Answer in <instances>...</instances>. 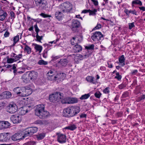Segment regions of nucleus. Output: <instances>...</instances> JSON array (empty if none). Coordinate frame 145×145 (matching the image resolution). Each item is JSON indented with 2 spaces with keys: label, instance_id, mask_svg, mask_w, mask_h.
<instances>
[{
  "label": "nucleus",
  "instance_id": "nucleus-1",
  "mask_svg": "<svg viewBox=\"0 0 145 145\" xmlns=\"http://www.w3.org/2000/svg\"><path fill=\"white\" fill-rule=\"evenodd\" d=\"M35 114L39 118L43 119L49 116L48 112L44 110V106L43 105H39L35 107Z\"/></svg>",
  "mask_w": 145,
  "mask_h": 145
},
{
  "label": "nucleus",
  "instance_id": "nucleus-2",
  "mask_svg": "<svg viewBox=\"0 0 145 145\" xmlns=\"http://www.w3.org/2000/svg\"><path fill=\"white\" fill-rule=\"evenodd\" d=\"M80 111L79 106H72L65 109L63 112V115L65 117H72L78 114Z\"/></svg>",
  "mask_w": 145,
  "mask_h": 145
},
{
  "label": "nucleus",
  "instance_id": "nucleus-3",
  "mask_svg": "<svg viewBox=\"0 0 145 145\" xmlns=\"http://www.w3.org/2000/svg\"><path fill=\"white\" fill-rule=\"evenodd\" d=\"M60 9L63 12H69L72 9V5L69 2H65L61 4L59 7Z\"/></svg>",
  "mask_w": 145,
  "mask_h": 145
},
{
  "label": "nucleus",
  "instance_id": "nucleus-4",
  "mask_svg": "<svg viewBox=\"0 0 145 145\" xmlns=\"http://www.w3.org/2000/svg\"><path fill=\"white\" fill-rule=\"evenodd\" d=\"M63 93L57 92L52 94L49 96V100L52 102H54L56 101L57 102L59 101L63 97Z\"/></svg>",
  "mask_w": 145,
  "mask_h": 145
},
{
  "label": "nucleus",
  "instance_id": "nucleus-5",
  "mask_svg": "<svg viewBox=\"0 0 145 145\" xmlns=\"http://www.w3.org/2000/svg\"><path fill=\"white\" fill-rule=\"evenodd\" d=\"M38 130V128L37 127H32L28 128L24 131V135L23 137H25L31 135L37 132Z\"/></svg>",
  "mask_w": 145,
  "mask_h": 145
},
{
  "label": "nucleus",
  "instance_id": "nucleus-6",
  "mask_svg": "<svg viewBox=\"0 0 145 145\" xmlns=\"http://www.w3.org/2000/svg\"><path fill=\"white\" fill-rule=\"evenodd\" d=\"M7 111L11 114L16 112L18 110V107L16 104L13 102H11L6 107Z\"/></svg>",
  "mask_w": 145,
  "mask_h": 145
},
{
  "label": "nucleus",
  "instance_id": "nucleus-7",
  "mask_svg": "<svg viewBox=\"0 0 145 145\" xmlns=\"http://www.w3.org/2000/svg\"><path fill=\"white\" fill-rule=\"evenodd\" d=\"M20 91H21L20 96L21 97L27 96L32 93V89L28 87H21V89Z\"/></svg>",
  "mask_w": 145,
  "mask_h": 145
},
{
  "label": "nucleus",
  "instance_id": "nucleus-8",
  "mask_svg": "<svg viewBox=\"0 0 145 145\" xmlns=\"http://www.w3.org/2000/svg\"><path fill=\"white\" fill-rule=\"evenodd\" d=\"M91 38L95 43H97L99 40L103 39V35L100 32L96 31L93 33Z\"/></svg>",
  "mask_w": 145,
  "mask_h": 145
},
{
  "label": "nucleus",
  "instance_id": "nucleus-9",
  "mask_svg": "<svg viewBox=\"0 0 145 145\" xmlns=\"http://www.w3.org/2000/svg\"><path fill=\"white\" fill-rule=\"evenodd\" d=\"M36 6L40 9L46 8L47 2L46 0H34Z\"/></svg>",
  "mask_w": 145,
  "mask_h": 145
},
{
  "label": "nucleus",
  "instance_id": "nucleus-10",
  "mask_svg": "<svg viewBox=\"0 0 145 145\" xmlns=\"http://www.w3.org/2000/svg\"><path fill=\"white\" fill-rule=\"evenodd\" d=\"M66 74L63 73H60L57 74L56 76H54L51 78L52 80L57 81V82L61 81L63 80L66 77Z\"/></svg>",
  "mask_w": 145,
  "mask_h": 145
},
{
  "label": "nucleus",
  "instance_id": "nucleus-11",
  "mask_svg": "<svg viewBox=\"0 0 145 145\" xmlns=\"http://www.w3.org/2000/svg\"><path fill=\"white\" fill-rule=\"evenodd\" d=\"M80 23L77 20H73L71 25V29L73 31H76L80 25Z\"/></svg>",
  "mask_w": 145,
  "mask_h": 145
},
{
  "label": "nucleus",
  "instance_id": "nucleus-12",
  "mask_svg": "<svg viewBox=\"0 0 145 145\" xmlns=\"http://www.w3.org/2000/svg\"><path fill=\"white\" fill-rule=\"evenodd\" d=\"M57 140L60 143H65L66 142V136L63 134L58 133L57 134Z\"/></svg>",
  "mask_w": 145,
  "mask_h": 145
},
{
  "label": "nucleus",
  "instance_id": "nucleus-13",
  "mask_svg": "<svg viewBox=\"0 0 145 145\" xmlns=\"http://www.w3.org/2000/svg\"><path fill=\"white\" fill-rule=\"evenodd\" d=\"M10 120L14 123H19L21 121V117L20 116L13 115L11 117Z\"/></svg>",
  "mask_w": 145,
  "mask_h": 145
},
{
  "label": "nucleus",
  "instance_id": "nucleus-14",
  "mask_svg": "<svg viewBox=\"0 0 145 145\" xmlns=\"http://www.w3.org/2000/svg\"><path fill=\"white\" fill-rule=\"evenodd\" d=\"M9 133H8L0 134V141H5L8 140L10 139Z\"/></svg>",
  "mask_w": 145,
  "mask_h": 145
},
{
  "label": "nucleus",
  "instance_id": "nucleus-15",
  "mask_svg": "<svg viewBox=\"0 0 145 145\" xmlns=\"http://www.w3.org/2000/svg\"><path fill=\"white\" fill-rule=\"evenodd\" d=\"M12 96L11 93L8 91H5L0 94V99H4L10 98Z\"/></svg>",
  "mask_w": 145,
  "mask_h": 145
},
{
  "label": "nucleus",
  "instance_id": "nucleus-16",
  "mask_svg": "<svg viewBox=\"0 0 145 145\" xmlns=\"http://www.w3.org/2000/svg\"><path fill=\"white\" fill-rule=\"evenodd\" d=\"M63 13L64 12H63L61 9H59V7L58 10L55 13V16L56 18L59 20H62L63 16Z\"/></svg>",
  "mask_w": 145,
  "mask_h": 145
},
{
  "label": "nucleus",
  "instance_id": "nucleus-17",
  "mask_svg": "<svg viewBox=\"0 0 145 145\" xmlns=\"http://www.w3.org/2000/svg\"><path fill=\"white\" fill-rule=\"evenodd\" d=\"M125 59L124 55H122L120 56L118 58V62H117L118 64L122 67L125 65Z\"/></svg>",
  "mask_w": 145,
  "mask_h": 145
},
{
  "label": "nucleus",
  "instance_id": "nucleus-18",
  "mask_svg": "<svg viewBox=\"0 0 145 145\" xmlns=\"http://www.w3.org/2000/svg\"><path fill=\"white\" fill-rule=\"evenodd\" d=\"M30 80H35L37 77V73L35 71H32L28 74Z\"/></svg>",
  "mask_w": 145,
  "mask_h": 145
},
{
  "label": "nucleus",
  "instance_id": "nucleus-19",
  "mask_svg": "<svg viewBox=\"0 0 145 145\" xmlns=\"http://www.w3.org/2000/svg\"><path fill=\"white\" fill-rule=\"evenodd\" d=\"M23 136L21 133H16L12 136V139L13 141H17L22 139V137H24Z\"/></svg>",
  "mask_w": 145,
  "mask_h": 145
},
{
  "label": "nucleus",
  "instance_id": "nucleus-20",
  "mask_svg": "<svg viewBox=\"0 0 145 145\" xmlns=\"http://www.w3.org/2000/svg\"><path fill=\"white\" fill-rule=\"evenodd\" d=\"M27 112V107L24 106L20 108L19 114L21 115H24Z\"/></svg>",
  "mask_w": 145,
  "mask_h": 145
},
{
  "label": "nucleus",
  "instance_id": "nucleus-21",
  "mask_svg": "<svg viewBox=\"0 0 145 145\" xmlns=\"http://www.w3.org/2000/svg\"><path fill=\"white\" fill-rule=\"evenodd\" d=\"M22 78L24 82L25 83L29 82L30 80L28 74H24L22 76Z\"/></svg>",
  "mask_w": 145,
  "mask_h": 145
},
{
  "label": "nucleus",
  "instance_id": "nucleus-22",
  "mask_svg": "<svg viewBox=\"0 0 145 145\" xmlns=\"http://www.w3.org/2000/svg\"><path fill=\"white\" fill-rule=\"evenodd\" d=\"M23 44L25 45L24 49V52L25 53H27V54H30L31 51V48L25 44Z\"/></svg>",
  "mask_w": 145,
  "mask_h": 145
},
{
  "label": "nucleus",
  "instance_id": "nucleus-23",
  "mask_svg": "<svg viewBox=\"0 0 145 145\" xmlns=\"http://www.w3.org/2000/svg\"><path fill=\"white\" fill-rule=\"evenodd\" d=\"M68 63L67 60L66 59H62L58 62V64L61 66H65Z\"/></svg>",
  "mask_w": 145,
  "mask_h": 145
},
{
  "label": "nucleus",
  "instance_id": "nucleus-24",
  "mask_svg": "<svg viewBox=\"0 0 145 145\" xmlns=\"http://www.w3.org/2000/svg\"><path fill=\"white\" fill-rule=\"evenodd\" d=\"M45 133H39L35 135V137L37 140H41L43 139L45 137Z\"/></svg>",
  "mask_w": 145,
  "mask_h": 145
},
{
  "label": "nucleus",
  "instance_id": "nucleus-25",
  "mask_svg": "<svg viewBox=\"0 0 145 145\" xmlns=\"http://www.w3.org/2000/svg\"><path fill=\"white\" fill-rule=\"evenodd\" d=\"M73 50L75 52H78L82 50V47L80 45H76L73 47Z\"/></svg>",
  "mask_w": 145,
  "mask_h": 145
},
{
  "label": "nucleus",
  "instance_id": "nucleus-26",
  "mask_svg": "<svg viewBox=\"0 0 145 145\" xmlns=\"http://www.w3.org/2000/svg\"><path fill=\"white\" fill-rule=\"evenodd\" d=\"M11 56L12 57H14V60L15 61L19 60L21 58L22 56V54H19L18 55H16V54L13 53L12 54Z\"/></svg>",
  "mask_w": 145,
  "mask_h": 145
},
{
  "label": "nucleus",
  "instance_id": "nucleus-27",
  "mask_svg": "<svg viewBox=\"0 0 145 145\" xmlns=\"http://www.w3.org/2000/svg\"><path fill=\"white\" fill-rule=\"evenodd\" d=\"M83 59V56L80 54L76 55L74 57V61L76 63H78L79 60H81Z\"/></svg>",
  "mask_w": 145,
  "mask_h": 145
},
{
  "label": "nucleus",
  "instance_id": "nucleus-28",
  "mask_svg": "<svg viewBox=\"0 0 145 145\" xmlns=\"http://www.w3.org/2000/svg\"><path fill=\"white\" fill-rule=\"evenodd\" d=\"M34 48L36 52H38L39 53L41 52L42 49V47L41 45L37 44H34Z\"/></svg>",
  "mask_w": 145,
  "mask_h": 145
},
{
  "label": "nucleus",
  "instance_id": "nucleus-29",
  "mask_svg": "<svg viewBox=\"0 0 145 145\" xmlns=\"http://www.w3.org/2000/svg\"><path fill=\"white\" fill-rule=\"evenodd\" d=\"M86 80L88 82L94 84L96 82L94 80V78L92 76H88L86 78Z\"/></svg>",
  "mask_w": 145,
  "mask_h": 145
},
{
  "label": "nucleus",
  "instance_id": "nucleus-30",
  "mask_svg": "<svg viewBox=\"0 0 145 145\" xmlns=\"http://www.w3.org/2000/svg\"><path fill=\"white\" fill-rule=\"evenodd\" d=\"M3 129L9 127L10 125V123L8 121H2Z\"/></svg>",
  "mask_w": 145,
  "mask_h": 145
},
{
  "label": "nucleus",
  "instance_id": "nucleus-31",
  "mask_svg": "<svg viewBox=\"0 0 145 145\" xmlns=\"http://www.w3.org/2000/svg\"><path fill=\"white\" fill-rule=\"evenodd\" d=\"M77 128L76 125L74 124H71L65 128V129H69L71 131L75 130Z\"/></svg>",
  "mask_w": 145,
  "mask_h": 145
},
{
  "label": "nucleus",
  "instance_id": "nucleus-32",
  "mask_svg": "<svg viewBox=\"0 0 145 145\" xmlns=\"http://www.w3.org/2000/svg\"><path fill=\"white\" fill-rule=\"evenodd\" d=\"M19 35H18V34L16 36L13 37V41L14 42L12 46H14L15 44L19 41Z\"/></svg>",
  "mask_w": 145,
  "mask_h": 145
},
{
  "label": "nucleus",
  "instance_id": "nucleus-33",
  "mask_svg": "<svg viewBox=\"0 0 145 145\" xmlns=\"http://www.w3.org/2000/svg\"><path fill=\"white\" fill-rule=\"evenodd\" d=\"M132 7H133L134 5H138L140 6L142 5V2L140 0H135L132 2Z\"/></svg>",
  "mask_w": 145,
  "mask_h": 145
},
{
  "label": "nucleus",
  "instance_id": "nucleus-34",
  "mask_svg": "<svg viewBox=\"0 0 145 145\" xmlns=\"http://www.w3.org/2000/svg\"><path fill=\"white\" fill-rule=\"evenodd\" d=\"M21 89V87H17L14 89V91L17 94L20 96L21 91L20 90Z\"/></svg>",
  "mask_w": 145,
  "mask_h": 145
},
{
  "label": "nucleus",
  "instance_id": "nucleus-35",
  "mask_svg": "<svg viewBox=\"0 0 145 145\" xmlns=\"http://www.w3.org/2000/svg\"><path fill=\"white\" fill-rule=\"evenodd\" d=\"M78 100L74 98L69 97V104H72L76 103Z\"/></svg>",
  "mask_w": 145,
  "mask_h": 145
},
{
  "label": "nucleus",
  "instance_id": "nucleus-36",
  "mask_svg": "<svg viewBox=\"0 0 145 145\" xmlns=\"http://www.w3.org/2000/svg\"><path fill=\"white\" fill-rule=\"evenodd\" d=\"M74 37L75 38L76 40L77 41V42H78V43H80L82 41V37L81 35Z\"/></svg>",
  "mask_w": 145,
  "mask_h": 145
},
{
  "label": "nucleus",
  "instance_id": "nucleus-37",
  "mask_svg": "<svg viewBox=\"0 0 145 145\" xmlns=\"http://www.w3.org/2000/svg\"><path fill=\"white\" fill-rule=\"evenodd\" d=\"M54 72L50 70L48 71V72L47 73V76L49 77H48V78L50 80H51V78H53L54 76L53 75L54 74Z\"/></svg>",
  "mask_w": 145,
  "mask_h": 145
},
{
  "label": "nucleus",
  "instance_id": "nucleus-38",
  "mask_svg": "<svg viewBox=\"0 0 145 145\" xmlns=\"http://www.w3.org/2000/svg\"><path fill=\"white\" fill-rule=\"evenodd\" d=\"M36 37V39H35V40L40 42L42 43L41 40L42 39L43 36H39L38 33L37 34V33Z\"/></svg>",
  "mask_w": 145,
  "mask_h": 145
},
{
  "label": "nucleus",
  "instance_id": "nucleus-39",
  "mask_svg": "<svg viewBox=\"0 0 145 145\" xmlns=\"http://www.w3.org/2000/svg\"><path fill=\"white\" fill-rule=\"evenodd\" d=\"M90 96V95L89 93L85 94L84 95H82L80 99L81 100H84L88 99Z\"/></svg>",
  "mask_w": 145,
  "mask_h": 145
},
{
  "label": "nucleus",
  "instance_id": "nucleus-40",
  "mask_svg": "<svg viewBox=\"0 0 145 145\" xmlns=\"http://www.w3.org/2000/svg\"><path fill=\"white\" fill-rule=\"evenodd\" d=\"M61 102L62 104H69V97L63 99L61 100Z\"/></svg>",
  "mask_w": 145,
  "mask_h": 145
},
{
  "label": "nucleus",
  "instance_id": "nucleus-41",
  "mask_svg": "<svg viewBox=\"0 0 145 145\" xmlns=\"http://www.w3.org/2000/svg\"><path fill=\"white\" fill-rule=\"evenodd\" d=\"M6 12H3L2 14H0V20L3 21L5 18L7 16Z\"/></svg>",
  "mask_w": 145,
  "mask_h": 145
},
{
  "label": "nucleus",
  "instance_id": "nucleus-42",
  "mask_svg": "<svg viewBox=\"0 0 145 145\" xmlns=\"http://www.w3.org/2000/svg\"><path fill=\"white\" fill-rule=\"evenodd\" d=\"M48 62L45 61L43 60H40L38 62V64L39 65H47L48 64Z\"/></svg>",
  "mask_w": 145,
  "mask_h": 145
},
{
  "label": "nucleus",
  "instance_id": "nucleus-43",
  "mask_svg": "<svg viewBox=\"0 0 145 145\" xmlns=\"http://www.w3.org/2000/svg\"><path fill=\"white\" fill-rule=\"evenodd\" d=\"M122 78V76L120 74L119 72H116V76L115 77V78L117 79L118 81H120Z\"/></svg>",
  "mask_w": 145,
  "mask_h": 145
},
{
  "label": "nucleus",
  "instance_id": "nucleus-44",
  "mask_svg": "<svg viewBox=\"0 0 145 145\" xmlns=\"http://www.w3.org/2000/svg\"><path fill=\"white\" fill-rule=\"evenodd\" d=\"M97 10L96 9H94L93 10H89V15H95L96 14V12Z\"/></svg>",
  "mask_w": 145,
  "mask_h": 145
},
{
  "label": "nucleus",
  "instance_id": "nucleus-45",
  "mask_svg": "<svg viewBox=\"0 0 145 145\" xmlns=\"http://www.w3.org/2000/svg\"><path fill=\"white\" fill-rule=\"evenodd\" d=\"M101 95V93L99 91H97L94 94L95 97L97 98H100Z\"/></svg>",
  "mask_w": 145,
  "mask_h": 145
},
{
  "label": "nucleus",
  "instance_id": "nucleus-46",
  "mask_svg": "<svg viewBox=\"0 0 145 145\" xmlns=\"http://www.w3.org/2000/svg\"><path fill=\"white\" fill-rule=\"evenodd\" d=\"M144 99H145V95H143L138 97L137 99V101H140Z\"/></svg>",
  "mask_w": 145,
  "mask_h": 145
},
{
  "label": "nucleus",
  "instance_id": "nucleus-47",
  "mask_svg": "<svg viewBox=\"0 0 145 145\" xmlns=\"http://www.w3.org/2000/svg\"><path fill=\"white\" fill-rule=\"evenodd\" d=\"M103 92L105 94H108L110 92V88L108 87L105 88L103 90Z\"/></svg>",
  "mask_w": 145,
  "mask_h": 145
},
{
  "label": "nucleus",
  "instance_id": "nucleus-48",
  "mask_svg": "<svg viewBox=\"0 0 145 145\" xmlns=\"http://www.w3.org/2000/svg\"><path fill=\"white\" fill-rule=\"evenodd\" d=\"M15 62L14 59L12 58H8L7 59V63H11Z\"/></svg>",
  "mask_w": 145,
  "mask_h": 145
},
{
  "label": "nucleus",
  "instance_id": "nucleus-49",
  "mask_svg": "<svg viewBox=\"0 0 145 145\" xmlns=\"http://www.w3.org/2000/svg\"><path fill=\"white\" fill-rule=\"evenodd\" d=\"M138 72V71L137 69L132 70L131 71V72L130 73V75H135L137 74Z\"/></svg>",
  "mask_w": 145,
  "mask_h": 145
},
{
  "label": "nucleus",
  "instance_id": "nucleus-50",
  "mask_svg": "<svg viewBox=\"0 0 145 145\" xmlns=\"http://www.w3.org/2000/svg\"><path fill=\"white\" fill-rule=\"evenodd\" d=\"M86 49L88 50H92L94 49V45L93 44H91L85 47Z\"/></svg>",
  "mask_w": 145,
  "mask_h": 145
},
{
  "label": "nucleus",
  "instance_id": "nucleus-51",
  "mask_svg": "<svg viewBox=\"0 0 145 145\" xmlns=\"http://www.w3.org/2000/svg\"><path fill=\"white\" fill-rule=\"evenodd\" d=\"M71 44L72 45H74L75 44L78 43V42H77V41L76 40L75 38L74 37H73L72 39H71Z\"/></svg>",
  "mask_w": 145,
  "mask_h": 145
},
{
  "label": "nucleus",
  "instance_id": "nucleus-52",
  "mask_svg": "<svg viewBox=\"0 0 145 145\" xmlns=\"http://www.w3.org/2000/svg\"><path fill=\"white\" fill-rule=\"evenodd\" d=\"M129 29H131L132 28L134 27L135 25H134V23L132 22L131 23H129Z\"/></svg>",
  "mask_w": 145,
  "mask_h": 145
},
{
  "label": "nucleus",
  "instance_id": "nucleus-53",
  "mask_svg": "<svg viewBox=\"0 0 145 145\" xmlns=\"http://www.w3.org/2000/svg\"><path fill=\"white\" fill-rule=\"evenodd\" d=\"M130 14H132L135 15H137V12L135 9L130 10Z\"/></svg>",
  "mask_w": 145,
  "mask_h": 145
},
{
  "label": "nucleus",
  "instance_id": "nucleus-54",
  "mask_svg": "<svg viewBox=\"0 0 145 145\" xmlns=\"http://www.w3.org/2000/svg\"><path fill=\"white\" fill-rule=\"evenodd\" d=\"M34 27L35 28V31L36 32V34H37H37L38 33L39 31V29L37 26V24H36L34 25Z\"/></svg>",
  "mask_w": 145,
  "mask_h": 145
},
{
  "label": "nucleus",
  "instance_id": "nucleus-55",
  "mask_svg": "<svg viewBox=\"0 0 145 145\" xmlns=\"http://www.w3.org/2000/svg\"><path fill=\"white\" fill-rule=\"evenodd\" d=\"M40 15L44 18L51 17V15H47L43 13H41L40 14Z\"/></svg>",
  "mask_w": 145,
  "mask_h": 145
},
{
  "label": "nucleus",
  "instance_id": "nucleus-56",
  "mask_svg": "<svg viewBox=\"0 0 145 145\" xmlns=\"http://www.w3.org/2000/svg\"><path fill=\"white\" fill-rule=\"evenodd\" d=\"M128 95V93L127 92H125L123 93L122 95V98H124L127 97Z\"/></svg>",
  "mask_w": 145,
  "mask_h": 145
},
{
  "label": "nucleus",
  "instance_id": "nucleus-57",
  "mask_svg": "<svg viewBox=\"0 0 145 145\" xmlns=\"http://www.w3.org/2000/svg\"><path fill=\"white\" fill-rule=\"evenodd\" d=\"M36 144V142L34 141H30L27 142L28 145H34Z\"/></svg>",
  "mask_w": 145,
  "mask_h": 145
},
{
  "label": "nucleus",
  "instance_id": "nucleus-58",
  "mask_svg": "<svg viewBox=\"0 0 145 145\" xmlns=\"http://www.w3.org/2000/svg\"><path fill=\"white\" fill-rule=\"evenodd\" d=\"M43 57L44 58H46L47 56V51H44L42 54Z\"/></svg>",
  "mask_w": 145,
  "mask_h": 145
},
{
  "label": "nucleus",
  "instance_id": "nucleus-59",
  "mask_svg": "<svg viewBox=\"0 0 145 145\" xmlns=\"http://www.w3.org/2000/svg\"><path fill=\"white\" fill-rule=\"evenodd\" d=\"M124 12L127 15H129L130 14V10L128 9L125 8L124 10Z\"/></svg>",
  "mask_w": 145,
  "mask_h": 145
},
{
  "label": "nucleus",
  "instance_id": "nucleus-60",
  "mask_svg": "<svg viewBox=\"0 0 145 145\" xmlns=\"http://www.w3.org/2000/svg\"><path fill=\"white\" fill-rule=\"evenodd\" d=\"M101 25L100 24H97V26L95 27L94 29H98L101 28Z\"/></svg>",
  "mask_w": 145,
  "mask_h": 145
},
{
  "label": "nucleus",
  "instance_id": "nucleus-61",
  "mask_svg": "<svg viewBox=\"0 0 145 145\" xmlns=\"http://www.w3.org/2000/svg\"><path fill=\"white\" fill-rule=\"evenodd\" d=\"M125 86L124 84H122L118 86V88L120 89H122L124 88L125 87Z\"/></svg>",
  "mask_w": 145,
  "mask_h": 145
},
{
  "label": "nucleus",
  "instance_id": "nucleus-62",
  "mask_svg": "<svg viewBox=\"0 0 145 145\" xmlns=\"http://www.w3.org/2000/svg\"><path fill=\"white\" fill-rule=\"evenodd\" d=\"M10 16L11 17V18H15V14L13 11H11L10 13Z\"/></svg>",
  "mask_w": 145,
  "mask_h": 145
},
{
  "label": "nucleus",
  "instance_id": "nucleus-63",
  "mask_svg": "<svg viewBox=\"0 0 145 145\" xmlns=\"http://www.w3.org/2000/svg\"><path fill=\"white\" fill-rule=\"evenodd\" d=\"M91 1L93 3V4L95 6H97L98 5V1L96 0H91Z\"/></svg>",
  "mask_w": 145,
  "mask_h": 145
},
{
  "label": "nucleus",
  "instance_id": "nucleus-64",
  "mask_svg": "<svg viewBox=\"0 0 145 145\" xmlns=\"http://www.w3.org/2000/svg\"><path fill=\"white\" fill-rule=\"evenodd\" d=\"M9 34L10 33L8 31H7L4 34V36L5 37H8L9 36Z\"/></svg>",
  "mask_w": 145,
  "mask_h": 145
}]
</instances>
